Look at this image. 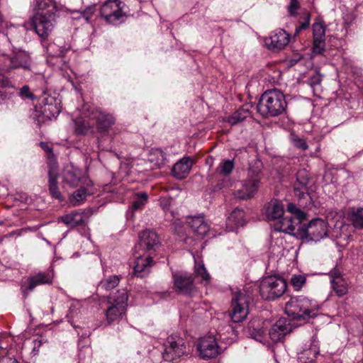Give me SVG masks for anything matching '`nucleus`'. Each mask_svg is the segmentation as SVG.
Here are the masks:
<instances>
[{
	"label": "nucleus",
	"instance_id": "9",
	"mask_svg": "<svg viewBox=\"0 0 363 363\" xmlns=\"http://www.w3.org/2000/svg\"><path fill=\"white\" fill-rule=\"evenodd\" d=\"M84 116L89 117L101 133L107 132L116 121L115 117L111 113L91 106H87Z\"/></svg>",
	"mask_w": 363,
	"mask_h": 363
},
{
	"label": "nucleus",
	"instance_id": "39",
	"mask_svg": "<svg viewBox=\"0 0 363 363\" xmlns=\"http://www.w3.org/2000/svg\"><path fill=\"white\" fill-rule=\"evenodd\" d=\"M350 220L356 228H363V208L353 210L350 215Z\"/></svg>",
	"mask_w": 363,
	"mask_h": 363
},
{
	"label": "nucleus",
	"instance_id": "13",
	"mask_svg": "<svg viewBox=\"0 0 363 363\" xmlns=\"http://www.w3.org/2000/svg\"><path fill=\"white\" fill-rule=\"evenodd\" d=\"M53 273L51 270L40 272L28 277L21 283V290L25 297L40 285L50 284L52 282Z\"/></svg>",
	"mask_w": 363,
	"mask_h": 363
},
{
	"label": "nucleus",
	"instance_id": "63",
	"mask_svg": "<svg viewBox=\"0 0 363 363\" xmlns=\"http://www.w3.org/2000/svg\"><path fill=\"white\" fill-rule=\"evenodd\" d=\"M79 363H82V362H81V359L79 360Z\"/></svg>",
	"mask_w": 363,
	"mask_h": 363
},
{
	"label": "nucleus",
	"instance_id": "51",
	"mask_svg": "<svg viewBox=\"0 0 363 363\" xmlns=\"http://www.w3.org/2000/svg\"><path fill=\"white\" fill-rule=\"evenodd\" d=\"M325 38H313V50L315 54H321L325 50Z\"/></svg>",
	"mask_w": 363,
	"mask_h": 363
},
{
	"label": "nucleus",
	"instance_id": "55",
	"mask_svg": "<svg viewBox=\"0 0 363 363\" xmlns=\"http://www.w3.org/2000/svg\"><path fill=\"white\" fill-rule=\"evenodd\" d=\"M293 142L294 145L303 150H306L308 149V145L306 144V141L300 138H295L293 139Z\"/></svg>",
	"mask_w": 363,
	"mask_h": 363
},
{
	"label": "nucleus",
	"instance_id": "15",
	"mask_svg": "<svg viewBox=\"0 0 363 363\" xmlns=\"http://www.w3.org/2000/svg\"><path fill=\"white\" fill-rule=\"evenodd\" d=\"M197 350L203 359L215 358L220 352V348L213 335L201 337L197 344Z\"/></svg>",
	"mask_w": 363,
	"mask_h": 363
},
{
	"label": "nucleus",
	"instance_id": "11",
	"mask_svg": "<svg viewBox=\"0 0 363 363\" xmlns=\"http://www.w3.org/2000/svg\"><path fill=\"white\" fill-rule=\"evenodd\" d=\"M186 354V347L184 341L177 337L169 336L164 344L163 359L165 361L172 362L180 358Z\"/></svg>",
	"mask_w": 363,
	"mask_h": 363
},
{
	"label": "nucleus",
	"instance_id": "38",
	"mask_svg": "<svg viewBox=\"0 0 363 363\" xmlns=\"http://www.w3.org/2000/svg\"><path fill=\"white\" fill-rule=\"evenodd\" d=\"M89 194V193L85 188H80L73 193L69 200L70 203L74 206L79 205L82 201L86 199Z\"/></svg>",
	"mask_w": 363,
	"mask_h": 363
},
{
	"label": "nucleus",
	"instance_id": "61",
	"mask_svg": "<svg viewBox=\"0 0 363 363\" xmlns=\"http://www.w3.org/2000/svg\"><path fill=\"white\" fill-rule=\"evenodd\" d=\"M223 186H224V185H223V184H218V186H217V188H218V189H222Z\"/></svg>",
	"mask_w": 363,
	"mask_h": 363
},
{
	"label": "nucleus",
	"instance_id": "7",
	"mask_svg": "<svg viewBox=\"0 0 363 363\" xmlns=\"http://www.w3.org/2000/svg\"><path fill=\"white\" fill-rule=\"evenodd\" d=\"M286 289L285 280L277 276H269L262 279L259 286L260 295L265 300L280 297Z\"/></svg>",
	"mask_w": 363,
	"mask_h": 363
},
{
	"label": "nucleus",
	"instance_id": "19",
	"mask_svg": "<svg viewBox=\"0 0 363 363\" xmlns=\"http://www.w3.org/2000/svg\"><path fill=\"white\" fill-rule=\"evenodd\" d=\"M41 102L43 104V113L49 118H55L61 111L60 99L45 94Z\"/></svg>",
	"mask_w": 363,
	"mask_h": 363
},
{
	"label": "nucleus",
	"instance_id": "16",
	"mask_svg": "<svg viewBox=\"0 0 363 363\" xmlns=\"http://www.w3.org/2000/svg\"><path fill=\"white\" fill-rule=\"evenodd\" d=\"M175 289L184 294H189L194 288L192 275L187 272H176L172 274Z\"/></svg>",
	"mask_w": 363,
	"mask_h": 363
},
{
	"label": "nucleus",
	"instance_id": "34",
	"mask_svg": "<svg viewBox=\"0 0 363 363\" xmlns=\"http://www.w3.org/2000/svg\"><path fill=\"white\" fill-rule=\"evenodd\" d=\"M262 162L259 160H254L249 164L247 169V178L251 179H257L261 182L262 178Z\"/></svg>",
	"mask_w": 363,
	"mask_h": 363
},
{
	"label": "nucleus",
	"instance_id": "44",
	"mask_svg": "<svg viewBox=\"0 0 363 363\" xmlns=\"http://www.w3.org/2000/svg\"><path fill=\"white\" fill-rule=\"evenodd\" d=\"M95 12V7L94 6H89L87 7L84 11L82 12L75 11L73 13V18H83L86 21H88L92 15Z\"/></svg>",
	"mask_w": 363,
	"mask_h": 363
},
{
	"label": "nucleus",
	"instance_id": "2",
	"mask_svg": "<svg viewBox=\"0 0 363 363\" xmlns=\"http://www.w3.org/2000/svg\"><path fill=\"white\" fill-rule=\"evenodd\" d=\"M319 306L306 296L291 297L286 303L285 312L291 319L308 320L318 315Z\"/></svg>",
	"mask_w": 363,
	"mask_h": 363
},
{
	"label": "nucleus",
	"instance_id": "53",
	"mask_svg": "<svg viewBox=\"0 0 363 363\" xmlns=\"http://www.w3.org/2000/svg\"><path fill=\"white\" fill-rule=\"evenodd\" d=\"M311 22V15L309 13H307L305 21L302 22L299 26L296 28L294 35H296L299 33V32L302 30H305L308 28L310 26Z\"/></svg>",
	"mask_w": 363,
	"mask_h": 363
},
{
	"label": "nucleus",
	"instance_id": "57",
	"mask_svg": "<svg viewBox=\"0 0 363 363\" xmlns=\"http://www.w3.org/2000/svg\"><path fill=\"white\" fill-rule=\"evenodd\" d=\"M294 193L296 197L299 199L303 198L305 194L307 191V188H301V186H294Z\"/></svg>",
	"mask_w": 363,
	"mask_h": 363
},
{
	"label": "nucleus",
	"instance_id": "48",
	"mask_svg": "<svg viewBox=\"0 0 363 363\" xmlns=\"http://www.w3.org/2000/svg\"><path fill=\"white\" fill-rule=\"evenodd\" d=\"M15 86L13 88L0 89V104H4L7 100L11 99L15 92Z\"/></svg>",
	"mask_w": 363,
	"mask_h": 363
},
{
	"label": "nucleus",
	"instance_id": "23",
	"mask_svg": "<svg viewBox=\"0 0 363 363\" xmlns=\"http://www.w3.org/2000/svg\"><path fill=\"white\" fill-rule=\"evenodd\" d=\"M159 245V238L155 232L145 230L140 234L139 247L143 250H155Z\"/></svg>",
	"mask_w": 363,
	"mask_h": 363
},
{
	"label": "nucleus",
	"instance_id": "54",
	"mask_svg": "<svg viewBox=\"0 0 363 363\" xmlns=\"http://www.w3.org/2000/svg\"><path fill=\"white\" fill-rule=\"evenodd\" d=\"M56 48V45L55 43H51L48 45L47 52L52 57H62L64 50H60L59 52H55V50Z\"/></svg>",
	"mask_w": 363,
	"mask_h": 363
},
{
	"label": "nucleus",
	"instance_id": "35",
	"mask_svg": "<svg viewBox=\"0 0 363 363\" xmlns=\"http://www.w3.org/2000/svg\"><path fill=\"white\" fill-rule=\"evenodd\" d=\"M250 115L248 105H245L235 111L232 116H229L227 122L230 125H234L240 122H242Z\"/></svg>",
	"mask_w": 363,
	"mask_h": 363
},
{
	"label": "nucleus",
	"instance_id": "6",
	"mask_svg": "<svg viewBox=\"0 0 363 363\" xmlns=\"http://www.w3.org/2000/svg\"><path fill=\"white\" fill-rule=\"evenodd\" d=\"M287 211L291 216L281 218L274 225V230L289 234H294L296 230L301 233V223L306 220V214L293 203L288 204Z\"/></svg>",
	"mask_w": 363,
	"mask_h": 363
},
{
	"label": "nucleus",
	"instance_id": "28",
	"mask_svg": "<svg viewBox=\"0 0 363 363\" xmlns=\"http://www.w3.org/2000/svg\"><path fill=\"white\" fill-rule=\"evenodd\" d=\"M319 354V346L317 337L313 335L309 348L304 349L298 355V359L302 363H311Z\"/></svg>",
	"mask_w": 363,
	"mask_h": 363
},
{
	"label": "nucleus",
	"instance_id": "1",
	"mask_svg": "<svg viewBox=\"0 0 363 363\" xmlns=\"http://www.w3.org/2000/svg\"><path fill=\"white\" fill-rule=\"evenodd\" d=\"M35 13L32 18L33 26L41 38H46L52 31L55 21L57 7L52 0H35Z\"/></svg>",
	"mask_w": 363,
	"mask_h": 363
},
{
	"label": "nucleus",
	"instance_id": "62",
	"mask_svg": "<svg viewBox=\"0 0 363 363\" xmlns=\"http://www.w3.org/2000/svg\"><path fill=\"white\" fill-rule=\"evenodd\" d=\"M2 24V17L0 15V26Z\"/></svg>",
	"mask_w": 363,
	"mask_h": 363
},
{
	"label": "nucleus",
	"instance_id": "32",
	"mask_svg": "<svg viewBox=\"0 0 363 363\" xmlns=\"http://www.w3.org/2000/svg\"><path fill=\"white\" fill-rule=\"evenodd\" d=\"M245 223V212L240 208L233 210L228 217L226 221L227 226L230 230H233L234 228L243 226Z\"/></svg>",
	"mask_w": 363,
	"mask_h": 363
},
{
	"label": "nucleus",
	"instance_id": "14",
	"mask_svg": "<svg viewBox=\"0 0 363 363\" xmlns=\"http://www.w3.org/2000/svg\"><path fill=\"white\" fill-rule=\"evenodd\" d=\"M301 234L312 241L318 242L328 235L327 223L320 218L313 219L307 226L302 225Z\"/></svg>",
	"mask_w": 363,
	"mask_h": 363
},
{
	"label": "nucleus",
	"instance_id": "33",
	"mask_svg": "<svg viewBox=\"0 0 363 363\" xmlns=\"http://www.w3.org/2000/svg\"><path fill=\"white\" fill-rule=\"evenodd\" d=\"M148 161L153 168H160L164 165L167 161L166 154L160 148H154L150 151Z\"/></svg>",
	"mask_w": 363,
	"mask_h": 363
},
{
	"label": "nucleus",
	"instance_id": "25",
	"mask_svg": "<svg viewBox=\"0 0 363 363\" xmlns=\"http://www.w3.org/2000/svg\"><path fill=\"white\" fill-rule=\"evenodd\" d=\"M192 164V160L189 157L182 158L173 166L172 175L178 179L186 178L190 172Z\"/></svg>",
	"mask_w": 363,
	"mask_h": 363
},
{
	"label": "nucleus",
	"instance_id": "31",
	"mask_svg": "<svg viewBox=\"0 0 363 363\" xmlns=\"http://www.w3.org/2000/svg\"><path fill=\"white\" fill-rule=\"evenodd\" d=\"M193 232L199 236H204L209 230V226L201 216L191 218L188 222Z\"/></svg>",
	"mask_w": 363,
	"mask_h": 363
},
{
	"label": "nucleus",
	"instance_id": "12",
	"mask_svg": "<svg viewBox=\"0 0 363 363\" xmlns=\"http://www.w3.org/2000/svg\"><path fill=\"white\" fill-rule=\"evenodd\" d=\"M25 28L21 26L10 25L3 32H0V52H5L14 47L13 42L18 41L22 37Z\"/></svg>",
	"mask_w": 363,
	"mask_h": 363
},
{
	"label": "nucleus",
	"instance_id": "49",
	"mask_svg": "<svg viewBox=\"0 0 363 363\" xmlns=\"http://www.w3.org/2000/svg\"><path fill=\"white\" fill-rule=\"evenodd\" d=\"M323 79V76L320 74L319 72H315L308 79V84L313 91L319 86L321 84Z\"/></svg>",
	"mask_w": 363,
	"mask_h": 363
},
{
	"label": "nucleus",
	"instance_id": "36",
	"mask_svg": "<svg viewBox=\"0 0 363 363\" xmlns=\"http://www.w3.org/2000/svg\"><path fill=\"white\" fill-rule=\"evenodd\" d=\"M120 281V277L116 275H111L104 277L99 284L98 287L106 291H109L116 287Z\"/></svg>",
	"mask_w": 363,
	"mask_h": 363
},
{
	"label": "nucleus",
	"instance_id": "60",
	"mask_svg": "<svg viewBox=\"0 0 363 363\" xmlns=\"http://www.w3.org/2000/svg\"><path fill=\"white\" fill-rule=\"evenodd\" d=\"M9 363H18V362L16 359H10Z\"/></svg>",
	"mask_w": 363,
	"mask_h": 363
},
{
	"label": "nucleus",
	"instance_id": "8",
	"mask_svg": "<svg viewBox=\"0 0 363 363\" xmlns=\"http://www.w3.org/2000/svg\"><path fill=\"white\" fill-rule=\"evenodd\" d=\"M125 8L120 0H107L101 7L100 15L107 23L116 24L126 16Z\"/></svg>",
	"mask_w": 363,
	"mask_h": 363
},
{
	"label": "nucleus",
	"instance_id": "3",
	"mask_svg": "<svg viewBox=\"0 0 363 363\" xmlns=\"http://www.w3.org/2000/svg\"><path fill=\"white\" fill-rule=\"evenodd\" d=\"M286 105L284 94L274 89L266 91L262 95L257 108L263 117H274L284 113Z\"/></svg>",
	"mask_w": 363,
	"mask_h": 363
},
{
	"label": "nucleus",
	"instance_id": "5",
	"mask_svg": "<svg viewBox=\"0 0 363 363\" xmlns=\"http://www.w3.org/2000/svg\"><path fill=\"white\" fill-rule=\"evenodd\" d=\"M128 301V294L126 289H120L113 296L108 297L107 307L105 311L106 320L108 325L118 322L126 313Z\"/></svg>",
	"mask_w": 363,
	"mask_h": 363
},
{
	"label": "nucleus",
	"instance_id": "52",
	"mask_svg": "<svg viewBox=\"0 0 363 363\" xmlns=\"http://www.w3.org/2000/svg\"><path fill=\"white\" fill-rule=\"evenodd\" d=\"M4 73L5 72L0 68V89L13 88L12 82Z\"/></svg>",
	"mask_w": 363,
	"mask_h": 363
},
{
	"label": "nucleus",
	"instance_id": "26",
	"mask_svg": "<svg viewBox=\"0 0 363 363\" xmlns=\"http://www.w3.org/2000/svg\"><path fill=\"white\" fill-rule=\"evenodd\" d=\"M153 265V260L150 256H139L134 262V274L138 277H143L150 272Z\"/></svg>",
	"mask_w": 363,
	"mask_h": 363
},
{
	"label": "nucleus",
	"instance_id": "58",
	"mask_svg": "<svg viewBox=\"0 0 363 363\" xmlns=\"http://www.w3.org/2000/svg\"><path fill=\"white\" fill-rule=\"evenodd\" d=\"M33 352L36 354L38 352V349L42 345V340L39 339L34 340L33 341Z\"/></svg>",
	"mask_w": 363,
	"mask_h": 363
},
{
	"label": "nucleus",
	"instance_id": "4",
	"mask_svg": "<svg viewBox=\"0 0 363 363\" xmlns=\"http://www.w3.org/2000/svg\"><path fill=\"white\" fill-rule=\"evenodd\" d=\"M31 63L30 54L26 50L12 47L5 54L0 52V68L4 72L17 69L30 70Z\"/></svg>",
	"mask_w": 363,
	"mask_h": 363
},
{
	"label": "nucleus",
	"instance_id": "30",
	"mask_svg": "<svg viewBox=\"0 0 363 363\" xmlns=\"http://www.w3.org/2000/svg\"><path fill=\"white\" fill-rule=\"evenodd\" d=\"M58 170L57 167L52 165L48 171L49 192L52 198L59 201L62 200V196L59 190L57 184Z\"/></svg>",
	"mask_w": 363,
	"mask_h": 363
},
{
	"label": "nucleus",
	"instance_id": "47",
	"mask_svg": "<svg viewBox=\"0 0 363 363\" xmlns=\"http://www.w3.org/2000/svg\"><path fill=\"white\" fill-rule=\"evenodd\" d=\"M249 335L251 338L259 342H264L265 340V333L262 329L252 328L251 326H250Z\"/></svg>",
	"mask_w": 363,
	"mask_h": 363
},
{
	"label": "nucleus",
	"instance_id": "37",
	"mask_svg": "<svg viewBox=\"0 0 363 363\" xmlns=\"http://www.w3.org/2000/svg\"><path fill=\"white\" fill-rule=\"evenodd\" d=\"M194 273L196 277L199 279L201 282H203L205 284L209 283L211 277L203 263L199 264L195 261Z\"/></svg>",
	"mask_w": 363,
	"mask_h": 363
},
{
	"label": "nucleus",
	"instance_id": "41",
	"mask_svg": "<svg viewBox=\"0 0 363 363\" xmlns=\"http://www.w3.org/2000/svg\"><path fill=\"white\" fill-rule=\"evenodd\" d=\"M147 199L148 196L146 192L138 193L133 203V209L137 211L142 208L147 203Z\"/></svg>",
	"mask_w": 363,
	"mask_h": 363
},
{
	"label": "nucleus",
	"instance_id": "20",
	"mask_svg": "<svg viewBox=\"0 0 363 363\" xmlns=\"http://www.w3.org/2000/svg\"><path fill=\"white\" fill-rule=\"evenodd\" d=\"M89 213L85 211H74L70 213L66 214L59 219L66 225L76 227L88 222Z\"/></svg>",
	"mask_w": 363,
	"mask_h": 363
},
{
	"label": "nucleus",
	"instance_id": "56",
	"mask_svg": "<svg viewBox=\"0 0 363 363\" xmlns=\"http://www.w3.org/2000/svg\"><path fill=\"white\" fill-rule=\"evenodd\" d=\"M19 94L23 98L33 99V94L30 93V89H29L28 86H27V85L23 86L20 89Z\"/></svg>",
	"mask_w": 363,
	"mask_h": 363
},
{
	"label": "nucleus",
	"instance_id": "27",
	"mask_svg": "<svg viewBox=\"0 0 363 363\" xmlns=\"http://www.w3.org/2000/svg\"><path fill=\"white\" fill-rule=\"evenodd\" d=\"M63 182L70 186H77L82 183V171L72 166L66 167L62 174Z\"/></svg>",
	"mask_w": 363,
	"mask_h": 363
},
{
	"label": "nucleus",
	"instance_id": "17",
	"mask_svg": "<svg viewBox=\"0 0 363 363\" xmlns=\"http://www.w3.org/2000/svg\"><path fill=\"white\" fill-rule=\"evenodd\" d=\"M260 182L257 179L246 178L242 182V186L234 193L235 198L240 200H247L252 198L258 191Z\"/></svg>",
	"mask_w": 363,
	"mask_h": 363
},
{
	"label": "nucleus",
	"instance_id": "22",
	"mask_svg": "<svg viewBox=\"0 0 363 363\" xmlns=\"http://www.w3.org/2000/svg\"><path fill=\"white\" fill-rule=\"evenodd\" d=\"M332 288L337 296L341 297L347 294L348 287L346 280L340 272L336 269L329 273Z\"/></svg>",
	"mask_w": 363,
	"mask_h": 363
},
{
	"label": "nucleus",
	"instance_id": "50",
	"mask_svg": "<svg viewBox=\"0 0 363 363\" xmlns=\"http://www.w3.org/2000/svg\"><path fill=\"white\" fill-rule=\"evenodd\" d=\"M306 282V278L303 275H294L291 279V284L294 288L298 291Z\"/></svg>",
	"mask_w": 363,
	"mask_h": 363
},
{
	"label": "nucleus",
	"instance_id": "24",
	"mask_svg": "<svg viewBox=\"0 0 363 363\" xmlns=\"http://www.w3.org/2000/svg\"><path fill=\"white\" fill-rule=\"evenodd\" d=\"M87 106L84 108L82 114L80 117L74 120V131L78 135H86L93 132L94 123L89 117L84 116V112L86 111Z\"/></svg>",
	"mask_w": 363,
	"mask_h": 363
},
{
	"label": "nucleus",
	"instance_id": "46",
	"mask_svg": "<svg viewBox=\"0 0 363 363\" xmlns=\"http://www.w3.org/2000/svg\"><path fill=\"white\" fill-rule=\"evenodd\" d=\"M300 8L301 4L299 0H289V3L286 6V11L289 16L296 17Z\"/></svg>",
	"mask_w": 363,
	"mask_h": 363
},
{
	"label": "nucleus",
	"instance_id": "40",
	"mask_svg": "<svg viewBox=\"0 0 363 363\" xmlns=\"http://www.w3.org/2000/svg\"><path fill=\"white\" fill-rule=\"evenodd\" d=\"M235 167L234 162L231 160H224L220 164L218 172L223 176H228L230 174Z\"/></svg>",
	"mask_w": 363,
	"mask_h": 363
},
{
	"label": "nucleus",
	"instance_id": "21",
	"mask_svg": "<svg viewBox=\"0 0 363 363\" xmlns=\"http://www.w3.org/2000/svg\"><path fill=\"white\" fill-rule=\"evenodd\" d=\"M290 331L291 327L287 320L285 318H280L269 330V336L273 342H277L281 341Z\"/></svg>",
	"mask_w": 363,
	"mask_h": 363
},
{
	"label": "nucleus",
	"instance_id": "18",
	"mask_svg": "<svg viewBox=\"0 0 363 363\" xmlns=\"http://www.w3.org/2000/svg\"><path fill=\"white\" fill-rule=\"evenodd\" d=\"M290 41V35L283 29H277L266 39L265 43L271 50H281Z\"/></svg>",
	"mask_w": 363,
	"mask_h": 363
},
{
	"label": "nucleus",
	"instance_id": "45",
	"mask_svg": "<svg viewBox=\"0 0 363 363\" xmlns=\"http://www.w3.org/2000/svg\"><path fill=\"white\" fill-rule=\"evenodd\" d=\"M309 180V176L304 170H300L296 174V182L294 186H301V188H306Z\"/></svg>",
	"mask_w": 363,
	"mask_h": 363
},
{
	"label": "nucleus",
	"instance_id": "10",
	"mask_svg": "<svg viewBox=\"0 0 363 363\" xmlns=\"http://www.w3.org/2000/svg\"><path fill=\"white\" fill-rule=\"evenodd\" d=\"M248 297L239 291L235 293L231 301L230 317L233 322L240 323L243 321L249 313Z\"/></svg>",
	"mask_w": 363,
	"mask_h": 363
},
{
	"label": "nucleus",
	"instance_id": "43",
	"mask_svg": "<svg viewBox=\"0 0 363 363\" xmlns=\"http://www.w3.org/2000/svg\"><path fill=\"white\" fill-rule=\"evenodd\" d=\"M80 314L81 312L79 311L78 304H72L66 317L68 319V321L73 325V327H75V325L73 324L74 320L75 319H78L80 317Z\"/></svg>",
	"mask_w": 363,
	"mask_h": 363
},
{
	"label": "nucleus",
	"instance_id": "42",
	"mask_svg": "<svg viewBox=\"0 0 363 363\" xmlns=\"http://www.w3.org/2000/svg\"><path fill=\"white\" fill-rule=\"evenodd\" d=\"M313 38H325V26L323 22L316 21L313 24Z\"/></svg>",
	"mask_w": 363,
	"mask_h": 363
},
{
	"label": "nucleus",
	"instance_id": "59",
	"mask_svg": "<svg viewBox=\"0 0 363 363\" xmlns=\"http://www.w3.org/2000/svg\"><path fill=\"white\" fill-rule=\"evenodd\" d=\"M169 203V201L167 199H165L160 201V204L162 206L164 210L167 208Z\"/></svg>",
	"mask_w": 363,
	"mask_h": 363
},
{
	"label": "nucleus",
	"instance_id": "29",
	"mask_svg": "<svg viewBox=\"0 0 363 363\" xmlns=\"http://www.w3.org/2000/svg\"><path fill=\"white\" fill-rule=\"evenodd\" d=\"M284 213V206L282 202L277 199H272L265 206V214L268 219L274 220L282 217Z\"/></svg>",
	"mask_w": 363,
	"mask_h": 363
}]
</instances>
